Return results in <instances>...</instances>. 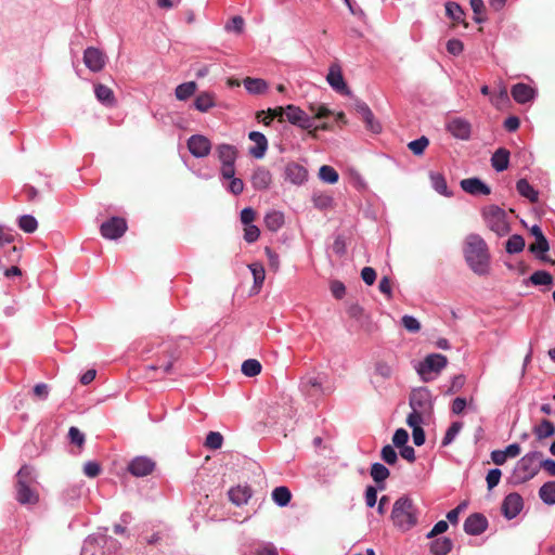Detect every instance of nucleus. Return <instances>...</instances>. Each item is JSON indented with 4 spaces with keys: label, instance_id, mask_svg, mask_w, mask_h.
<instances>
[{
    "label": "nucleus",
    "instance_id": "nucleus-30",
    "mask_svg": "<svg viewBox=\"0 0 555 555\" xmlns=\"http://www.w3.org/2000/svg\"><path fill=\"white\" fill-rule=\"evenodd\" d=\"M216 105V99L211 92H201L194 101V106L202 113L208 112Z\"/></svg>",
    "mask_w": 555,
    "mask_h": 555
},
{
    "label": "nucleus",
    "instance_id": "nucleus-60",
    "mask_svg": "<svg viewBox=\"0 0 555 555\" xmlns=\"http://www.w3.org/2000/svg\"><path fill=\"white\" fill-rule=\"evenodd\" d=\"M68 438L72 443H75L79 447H81L85 442V435L77 428V427H70L68 430Z\"/></svg>",
    "mask_w": 555,
    "mask_h": 555
},
{
    "label": "nucleus",
    "instance_id": "nucleus-12",
    "mask_svg": "<svg viewBox=\"0 0 555 555\" xmlns=\"http://www.w3.org/2000/svg\"><path fill=\"white\" fill-rule=\"evenodd\" d=\"M101 234L107 240H117L121 237L127 230V222L119 217H112L101 224Z\"/></svg>",
    "mask_w": 555,
    "mask_h": 555
},
{
    "label": "nucleus",
    "instance_id": "nucleus-22",
    "mask_svg": "<svg viewBox=\"0 0 555 555\" xmlns=\"http://www.w3.org/2000/svg\"><path fill=\"white\" fill-rule=\"evenodd\" d=\"M248 139L255 143V146L249 147V154L257 159H261L268 150L266 135L259 131H250Z\"/></svg>",
    "mask_w": 555,
    "mask_h": 555
},
{
    "label": "nucleus",
    "instance_id": "nucleus-33",
    "mask_svg": "<svg viewBox=\"0 0 555 555\" xmlns=\"http://www.w3.org/2000/svg\"><path fill=\"white\" fill-rule=\"evenodd\" d=\"M433 189L443 196H451L452 193L448 190L447 181L443 175L439 172L429 173Z\"/></svg>",
    "mask_w": 555,
    "mask_h": 555
},
{
    "label": "nucleus",
    "instance_id": "nucleus-55",
    "mask_svg": "<svg viewBox=\"0 0 555 555\" xmlns=\"http://www.w3.org/2000/svg\"><path fill=\"white\" fill-rule=\"evenodd\" d=\"M260 230L255 224H246L244 228V240L247 243H254L259 238Z\"/></svg>",
    "mask_w": 555,
    "mask_h": 555
},
{
    "label": "nucleus",
    "instance_id": "nucleus-34",
    "mask_svg": "<svg viewBox=\"0 0 555 555\" xmlns=\"http://www.w3.org/2000/svg\"><path fill=\"white\" fill-rule=\"evenodd\" d=\"M539 496L546 505L555 504V481H547L539 489Z\"/></svg>",
    "mask_w": 555,
    "mask_h": 555
},
{
    "label": "nucleus",
    "instance_id": "nucleus-7",
    "mask_svg": "<svg viewBox=\"0 0 555 555\" xmlns=\"http://www.w3.org/2000/svg\"><path fill=\"white\" fill-rule=\"evenodd\" d=\"M448 364L446 356L440 353H430L416 365V371L424 382L435 378Z\"/></svg>",
    "mask_w": 555,
    "mask_h": 555
},
{
    "label": "nucleus",
    "instance_id": "nucleus-62",
    "mask_svg": "<svg viewBox=\"0 0 555 555\" xmlns=\"http://www.w3.org/2000/svg\"><path fill=\"white\" fill-rule=\"evenodd\" d=\"M449 528V525L446 520H439L438 522L435 524V526L433 527V529L427 533V538L428 539H433L435 538L436 535L438 534H441L443 532H446Z\"/></svg>",
    "mask_w": 555,
    "mask_h": 555
},
{
    "label": "nucleus",
    "instance_id": "nucleus-36",
    "mask_svg": "<svg viewBox=\"0 0 555 555\" xmlns=\"http://www.w3.org/2000/svg\"><path fill=\"white\" fill-rule=\"evenodd\" d=\"M446 15L455 23H464L465 12L462 7L453 1H448L446 4Z\"/></svg>",
    "mask_w": 555,
    "mask_h": 555
},
{
    "label": "nucleus",
    "instance_id": "nucleus-32",
    "mask_svg": "<svg viewBox=\"0 0 555 555\" xmlns=\"http://www.w3.org/2000/svg\"><path fill=\"white\" fill-rule=\"evenodd\" d=\"M312 203L320 210L328 209L333 206V196L327 192L315 191L312 194Z\"/></svg>",
    "mask_w": 555,
    "mask_h": 555
},
{
    "label": "nucleus",
    "instance_id": "nucleus-15",
    "mask_svg": "<svg viewBox=\"0 0 555 555\" xmlns=\"http://www.w3.org/2000/svg\"><path fill=\"white\" fill-rule=\"evenodd\" d=\"M286 119L292 125L300 127L301 129H311L314 125L313 118L299 106L293 104L286 106Z\"/></svg>",
    "mask_w": 555,
    "mask_h": 555
},
{
    "label": "nucleus",
    "instance_id": "nucleus-51",
    "mask_svg": "<svg viewBox=\"0 0 555 555\" xmlns=\"http://www.w3.org/2000/svg\"><path fill=\"white\" fill-rule=\"evenodd\" d=\"M462 427L463 424L460 422L452 423L442 439V446H449L450 443H452L455 437L461 431Z\"/></svg>",
    "mask_w": 555,
    "mask_h": 555
},
{
    "label": "nucleus",
    "instance_id": "nucleus-2",
    "mask_svg": "<svg viewBox=\"0 0 555 555\" xmlns=\"http://www.w3.org/2000/svg\"><path fill=\"white\" fill-rule=\"evenodd\" d=\"M391 519L401 531H408L417 525L418 511L409 496L403 495L395 502Z\"/></svg>",
    "mask_w": 555,
    "mask_h": 555
},
{
    "label": "nucleus",
    "instance_id": "nucleus-47",
    "mask_svg": "<svg viewBox=\"0 0 555 555\" xmlns=\"http://www.w3.org/2000/svg\"><path fill=\"white\" fill-rule=\"evenodd\" d=\"M490 101L496 108H502L507 105L509 102V96L506 87L502 86L499 92L490 96Z\"/></svg>",
    "mask_w": 555,
    "mask_h": 555
},
{
    "label": "nucleus",
    "instance_id": "nucleus-38",
    "mask_svg": "<svg viewBox=\"0 0 555 555\" xmlns=\"http://www.w3.org/2000/svg\"><path fill=\"white\" fill-rule=\"evenodd\" d=\"M516 189L521 196L528 198L531 203H535L538 201V192L526 179L518 180Z\"/></svg>",
    "mask_w": 555,
    "mask_h": 555
},
{
    "label": "nucleus",
    "instance_id": "nucleus-17",
    "mask_svg": "<svg viewBox=\"0 0 555 555\" xmlns=\"http://www.w3.org/2000/svg\"><path fill=\"white\" fill-rule=\"evenodd\" d=\"M83 63L91 72H100L105 65V55L99 49L89 47L83 52Z\"/></svg>",
    "mask_w": 555,
    "mask_h": 555
},
{
    "label": "nucleus",
    "instance_id": "nucleus-16",
    "mask_svg": "<svg viewBox=\"0 0 555 555\" xmlns=\"http://www.w3.org/2000/svg\"><path fill=\"white\" fill-rule=\"evenodd\" d=\"M13 234L0 225V249H3L5 245H9L8 249L3 250V256L7 258L8 262L11 263L17 262L21 258V250L16 246L10 245L13 242Z\"/></svg>",
    "mask_w": 555,
    "mask_h": 555
},
{
    "label": "nucleus",
    "instance_id": "nucleus-37",
    "mask_svg": "<svg viewBox=\"0 0 555 555\" xmlns=\"http://www.w3.org/2000/svg\"><path fill=\"white\" fill-rule=\"evenodd\" d=\"M291 499H292V493L287 487H284V486L276 487L272 491L273 502L281 507L286 506L291 502Z\"/></svg>",
    "mask_w": 555,
    "mask_h": 555
},
{
    "label": "nucleus",
    "instance_id": "nucleus-10",
    "mask_svg": "<svg viewBox=\"0 0 555 555\" xmlns=\"http://www.w3.org/2000/svg\"><path fill=\"white\" fill-rule=\"evenodd\" d=\"M446 130L456 140L468 141L472 138L473 127L469 120L463 117H450L446 121Z\"/></svg>",
    "mask_w": 555,
    "mask_h": 555
},
{
    "label": "nucleus",
    "instance_id": "nucleus-24",
    "mask_svg": "<svg viewBox=\"0 0 555 555\" xmlns=\"http://www.w3.org/2000/svg\"><path fill=\"white\" fill-rule=\"evenodd\" d=\"M460 184L466 193L472 195H489L491 193L490 188L479 178L463 179Z\"/></svg>",
    "mask_w": 555,
    "mask_h": 555
},
{
    "label": "nucleus",
    "instance_id": "nucleus-11",
    "mask_svg": "<svg viewBox=\"0 0 555 555\" xmlns=\"http://www.w3.org/2000/svg\"><path fill=\"white\" fill-rule=\"evenodd\" d=\"M326 81L337 93L349 95L351 92L343 76L341 66L338 63H332L326 75Z\"/></svg>",
    "mask_w": 555,
    "mask_h": 555
},
{
    "label": "nucleus",
    "instance_id": "nucleus-42",
    "mask_svg": "<svg viewBox=\"0 0 555 555\" xmlns=\"http://www.w3.org/2000/svg\"><path fill=\"white\" fill-rule=\"evenodd\" d=\"M251 274H253V278H254V287L259 289L262 284H263V281L266 279V271H264V268L261 263L259 262H254V263H250L248 266Z\"/></svg>",
    "mask_w": 555,
    "mask_h": 555
},
{
    "label": "nucleus",
    "instance_id": "nucleus-63",
    "mask_svg": "<svg viewBox=\"0 0 555 555\" xmlns=\"http://www.w3.org/2000/svg\"><path fill=\"white\" fill-rule=\"evenodd\" d=\"M264 253L268 257L270 268L274 271H278L280 267L279 255L275 251H273L270 247H266Z\"/></svg>",
    "mask_w": 555,
    "mask_h": 555
},
{
    "label": "nucleus",
    "instance_id": "nucleus-46",
    "mask_svg": "<svg viewBox=\"0 0 555 555\" xmlns=\"http://www.w3.org/2000/svg\"><path fill=\"white\" fill-rule=\"evenodd\" d=\"M242 372L248 377L257 376L261 372V364L255 359L245 360L242 364Z\"/></svg>",
    "mask_w": 555,
    "mask_h": 555
},
{
    "label": "nucleus",
    "instance_id": "nucleus-20",
    "mask_svg": "<svg viewBox=\"0 0 555 555\" xmlns=\"http://www.w3.org/2000/svg\"><path fill=\"white\" fill-rule=\"evenodd\" d=\"M155 463L146 456H138L133 459L129 465L128 470L135 477H144L153 472Z\"/></svg>",
    "mask_w": 555,
    "mask_h": 555
},
{
    "label": "nucleus",
    "instance_id": "nucleus-25",
    "mask_svg": "<svg viewBox=\"0 0 555 555\" xmlns=\"http://www.w3.org/2000/svg\"><path fill=\"white\" fill-rule=\"evenodd\" d=\"M511 93L513 99L519 104L528 103L535 96V90L522 82L514 85Z\"/></svg>",
    "mask_w": 555,
    "mask_h": 555
},
{
    "label": "nucleus",
    "instance_id": "nucleus-54",
    "mask_svg": "<svg viewBox=\"0 0 555 555\" xmlns=\"http://www.w3.org/2000/svg\"><path fill=\"white\" fill-rule=\"evenodd\" d=\"M401 324L410 333H417L421 330L420 321L412 315H403Z\"/></svg>",
    "mask_w": 555,
    "mask_h": 555
},
{
    "label": "nucleus",
    "instance_id": "nucleus-18",
    "mask_svg": "<svg viewBox=\"0 0 555 555\" xmlns=\"http://www.w3.org/2000/svg\"><path fill=\"white\" fill-rule=\"evenodd\" d=\"M488 528L487 518L479 513L469 515L464 521V531L470 535H479Z\"/></svg>",
    "mask_w": 555,
    "mask_h": 555
},
{
    "label": "nucleus",
    "instance_id": "nucleus-19",
    "mask_svg": "<svg viewBox=\"0 0 555 555\" xmlns=\"http://www.w3.org/2000/svg\"><path fill=\"white\" fill-rule=\"evenodd\" d=\"M530 233L534 236L535 242L533 244H530L529 250L534 254L540 259H545L543 255L548 250L550 245L544 236L541 228L537 224L532 225L530 229Z\"/></svg>",
    "mask_w": 555,
    "mask_h": 555
},
{
    "label": "nucleus",
    "instance_id": "nucleus-45",
    "mask_svg": "<svg viewBox=\"0 0 555 555\" xmlns=\"http://www.w3.org/2000/svg\"><path fill=\"white\" fill-rule=\"evenodd\" d=\"M244 86L249 93L254 94L262 93L267 89L266 81L259 78H246Z\"/></svg>",
    "mask_w": 555,
    "mask_h": 555
},
{
    "label": "nucleus",
    "instance_id": "nucleus-6",
    "mask_svg": "<svg viewBox=\"0 0 555 555\" xmlns=\"http://www.w3.org/2000/svg\"><path fill=\"white\" fill-rule=\"evenodd\" d=\"M482 217L487 227L499 236H504L509 233V222L504 209L496 205L487 206L482 210Z\"/></svg>",
    "mask_w": 555,
    "mask_h": 555
},
{
    "label": "nucleus",
    "instance_id": "nucleus-21",
    "mask_svg": "<svg viewBox=\"0 0 555 555\" xmlns=\"http://www.w3.org/2000/svg\"><path fill=\"white\" fill-rule=\"evenodd\" d=\"M284 173L285 179L296 185H301L308 180V170L297 163H288Z\"/></svg>",
    "mask_w": 555,
    "mask_h": 555
},
{
    "label": "nucleus",
    "instance_id": "nucleus-50",
    "mask_svg": "<svg viewBox=\"0 0 555 555\" xmlns=\"http://www.w3.org/2000/svg\"><path fill=\"white\" fill-rule=\"evenodd\" d=\"M529 281L533 285H550L552 284L553 278L548 272L539 270L530 275Z\"/></svg>",
    "mask_w": 555,
    "mask_h": 555
},
{
    "label": "nucleus",
    "instance_id": "nucleus-26",
    "mask_svg": "<svg viewBox=\"0 0 555 555\" xmlns=\"http://www.w3.org/2000/svg\"><path fill=\"white\" fill-rule=\"evenodd\" d=\"M272 182L271 172L264 167H257L251 175V184L255 190H267Z\"/></svg>",
    "mask_w": 555,
    "mask_h": 555
},
{
    "label": "nucleus",
    "instance_id": "nucleus-35",
    "mask_svg": "<svg viewBox=\"0 0 555 555\" xmlns=\"http://www.w3.org/2000/svg\"><path fill=\"white\" fill-rule=\"evenodd\" d=\"M533 434L538 440H543L555 435V426L548 420H543L539 425L533 428Z\"/></svg>",
    "mask_w": 555,
    "mask_h": 555
},
{
    "label": "nucleus",
    "instance_id": "nucleus-4",
    "mask_svg": "<svg viewBox=\"0 0 555 555\" xmlns=\"http://www.w3.org/2000/svg\"><path fill=\"white\" fill-rule=\"evenodd\" d=\"M541 459L542 453L540 451H531L518 460L512 473L513 483L521 485L531 480L540 470L539 462Z\"/></svg>",
    "mask_w": 555,
    "mask_h": 555
},
{
    "label": "nucleus",
    "instance_id": "nucleus-57",
    "mask_svg": "<svg viewBox=\"0 0 555 555\" xmlns=\"http://www.w3.org/2000/svg\"><path fill=\"white\" fill-rule=\"evenodd\" d=\"M409 440V434L405 429L399 428L395 431L392 437V443L395 447L400 448L405 446Z\"/></svg>",
    "mask_w": 555,
    "mask_h": 555
},
{
    "label": "nucleus",
    "instance_id": "nucleus-9",
    "mask_svg": "<svg viewBox=\"0 0 555 555\" xmlns=\"http://www.w3.org/2000/svg\"><path fill=\"white\" fill-rule=\"evenodd\" d=\"M300 388L308 396L330 395L334 390L333 385L327 380V376L321 373L302 377Z\"/></svg>",
    "mask_w": 555,
    "mask_h": 555
},
{
    "label": "nucleus",
    "instance_id": "nucleus-40",
    "mask_svg": "<svg viewBox=\"0 0 555 555\" xmlns=\"http://www.w3.org/2000/svg\"><path fill=\"white\" fill-rule=\"evenodd\" d=\"M95 96L96 99L105 104V105H113L115 102V96L111 88L104 86V85H96L94 88Z\"/></svg>",
    "mask_w": 555,
    "mask_h": 555
},
{
    "label": "nucleus",
    "instance_id": "nucleus-56",
    "mask_svg": "<svg viewBox=\"0 0 555 555\" xmlns=\"http://www.w3.org/2000/svg\"><path fill=\"white\" fill-rule=\"evenodd\" d=\"M501 476L502 472L499 468H492L488 472L486 481L489 490L493 489L499 485Z\"/></svg>",
    "mask_w": 555,
    "mask_h": 555
},
{
    "label": "nucleus",
    "instance_id": "nucleus-3",
    "mask_svg": "<svg viewBox=\"0 0 555 555\" xmlns=\"http://www.w3.org/2000/svg\"><path fill=\"white\" fill-rule=\"evenodd\" d=\"M36 475L31 466L24 465L16 474V500L21 504H36L39 500L35 489Z\"/></svg>",
    "mask_w": 555,
    "mask_h": 555
},
{
    "label": "nucleus",
    "instance_id": "nucleus-59",
    "mask_svg": "<svg viewBox=\"0 0 555 555\" xmlns=\"http://www.w3.org/2000/svg\"><path fill=\"white\" fill-rule=\"evenodd\" d=\"M447 50L452 55H459L463 52L464 44L461 40L453 38L447 42Z\"/></svg>",
    "mask_w": 555,
    "mask_h": 555
},
{
    "label": "nucleus",
    "instance_id": "nucleus-61",
    "mask_svg": "<svg viewBox=\"0 0 555 555\" xmlns=\"http://www.w3.org/2000/svg\"><path fill=\"white\" fill-rule=\"evenodd\" d=\"M100 472H101V467H100L99 463H96V462L90 461V462H87L83 466L85 475L90 478L96 477L100 474Z\"/></svg>",
    "mask_w": 555,
    "mask_h": 555
},
{
    "label": "nucleus",
    "instance_id": "nucleus-49",
    "mask_svg": "<svg viewBox=\"0 0 555 555\" xmlns=\"http://www.w3.org/2000/svg\"><path fill=\"white\" fill-rule=\"evenodd\" d=\"M429 145V140L425 135H422L421 138L411 141L408 144V147L412 151V153L416 156H420L424 153L426 147Z\"/></svg>",
    "mask_w": 555,
    "mask_h": 555
},
{
    "label": "nucleus",
    "instance_id": "nucleus-1",
    "mask_svg": "<svg viewBox=\"0 0 555 555\" xmlns=\"http://www.w3.org/2000/svg\"><path fill=\"white\" fill-rule=\"evenodd\" d=\"M463 254L469 269L477 275H487L490 271V251L486 241L479 234L465 237Z\"/></svg>",
    "mask_w": 555,
    "mask_h": 555
},
{
    "label": "nucleus",
    "instance_id": "nucleus-41",
    "mask_svg": "<svg viewBox=\"0 0 555 555\" xmlns=\"http://www.w3.org/2000/svg\"><path fill=\"white\" fill-rule=\"evenodd\" d=\"M197 85L194 81L183 82L176 88V98L180 101H185L195 93Z\"/></svg>",
    "mask_w": 555,
    "mask_h": 555
},
{
    "label": "nucleus",
    "instance_id": "nucleus-43",
    "mask_svg": "<svg viewBox=\"0 0 555 555\" xmlns=\"http://www.w3.org/2000/svg\"><path fill=\"white\" fill-rule=\"evenodd\" d=\"M506 251L508 254H517L522 251L525 248V240L521 235L514 234L512 235L505 245Z\"/></svg>",
    "mask_w": 555,
    "mask_h": 555
},
{
    "label": "nucleus",
    "instance_id": "nucleus-44",
    "mask_svg": "<svg viewBox=\"0 0 555 555\" xmlns=\"http://www.w3.org/2000/svg\"><path fill=\"white\" fill-rule=\"evenodd\" d=\"M319 178L325 183L334 184L338 181L339 176L333 167L323 165L319 169Z\"/></svg>",
    "mask_w": 555,
    "mask_h": 555
},
{
    "label": "nucleus",
    "instance_id": "nucleus-58",
    "mask_svg": "<svg viewBox=\"0 0 555 555\" xmlns=\"http://www.w3.org/2000/svg\"><path fill=\"white\" fill-rule=\"evenodd\" d=\"M244 27V20L241 16H234L229 23L225 25V30L242 33Z\"/></svg>",
    "mask_w": 555,
    "mask_h": 555
},
{
    "label": "nucleus",
    "instance_id": "nucleus-39",
    "mask_svg": "<svg viewBox=\"0 0 555 555\" xmlns=\"http://www.w3.org/2000/svg\"><path fill=\"white\" fill-rule=\"evenodd\" d=\"M452 545L449 538H439L431 542L430 551L435 555H447L452 550Z\"/></svg>",
    "mask_w": 555,
    "mask_h": 555
},
{
    "label": "nucleus",
    "instance_id": "nucleus-5",
    "mask_svg": "<svg viewBox=\"0 0 555 555\" xmlns=\"http://www.w3.org/2000/svg\"><path fill=\"white\" fill-rule=\"evenodd\" d=\"M410 406L412 412L408 416L429 420L434 408L430 390L425 387L414 389L410 396Z\"/></svg>",
    "mask_w": 555,
    "mask_h": 555
},
{
    "label": "nucleus",
    "instance_id": "nucleus-48",
    "mask_svg": "<svg viewBox=\"0 0 555 555\" xmlns=\"http://www.w3.org/2000/svg\"><path fill=\"white\" fill-rule=\"evenodd\" d=\"M18 227L26 233H33L38 228L36 218L31 215H24L18 218Z\"/></svg>",
    "mask_w": 555,
    "mask_h": 555
},
{
    "label": "nucleus",
    "instance_id": "nucleus-14",
    "mask_svg": "<svg viewBox=\"0 0 555 555\" xmlns=\"http://www.w3.org/2000/svg\"><path fill=\"white\" fill-rule=\"evenodd\" d=\"M522 508L524 500L521 495L518 494L517 492H512L507 494L504 498L501 506L503 516L508 520L514 519L516 516H518Z\"/></svg>",
    "mask_w": 555,
    "mask_h": 555
},
{
    "label": "nucleus",
    "instance_id": "nucleus-53",
    "mask_svg": "<svg viewBox=\"0 0 555 555\" xmlns=\"http://www.w3.org/2000/svg\"><path fill=\"white\" fill-rule=\"evenodd\" d=\"M223 442V437L218 431H210L205 440V446L209 449L217 450L220 449Z\"/></svg>",
    "mask_w": 555,
    "mask_h": 555
},
{
    "label": "nucleus",
    "instance_id": "nucleus-13",
    "mask_svg": "<svg viewBox=\"0 0 555 555\" xmlns=\"http://www.w3.org/2000/svg\"><path fill=\"white\" fill-rule=\"evenodd\" d=\"M188 149L196 158H204L210 154L211 142L203 134H193L188 139Z\"/></svg>",
    "mask_w": 555,
    "mask_h": 555
},
{
    "label": "nucleus",
    "instance_id": "nucleus-28",
    "mask_svg": "<svg viewBox=\"0 0 555 555\" xmlns=\"http://www.w3.org/2000/svg\"><path fill=\"white\" fill-rule=\"evenodd\" d=\"M509 164V152L504 149L500 147L498 149L491 157V166L498 171H504L507 169Z\"/></svg>",
    "mask_w": 555,
    "mask_h": 555
},
{
    "label": "nucleus",
    "instance_id": "nucleus-29",
    "mask_svg": "<svg viewBox=\"0 0 555 555\" xmlns=\"http://www.w3.org/2000/svg\"><path fill=\"white\" fill-rule=\"evenodd\" d=\"M228 494L230 501L237 506L246 504L251 496L250 490L242 486L231 488Z\"/></svg>",
    "mask_w": 555,
    "mask_h": 555
},
{
    "label": "nucleus",
    "instance_id": "nucleus-64",
    "mask_svg": "<svg viewBox=\"0 0 555 555\" xmlns=\"http://www.w3.org/2000/svg\"><path fill=\"white\" fill-rule=\"evenodd\" d=\"M331 292L335 298L341 299L346 294V287L340 281H333L331 283Z\"/></svg>",
    "mask_w": 555,
    "mask_h": 555
},
{
    "label": "nucleus",
    "instance_id": "nucleus-52",
    "mask_svg": "<svg viewBox=\"0 0 555 555\" xmlns=\"http://www.w3.org/2000/svg\"><path fill=\"white\" fill-rule=\"evenodd\" d=\"M223 180H228L229 183L225 189L234 195H240L244 191V182L242 179L236 178L235 173L232 175V178H222Z\"/></svg>",
    "mask_w": 555,
    "mask_h": 555
},
{
    "label": "nucleus",
    "instance_id": "nucleus-8",
    "mask_svg": "<svg viewBox=\"0 0 555 555\" xmlns=\"http://www.w3.org/2000/svg\"><path fill=\"white\" fill-rule=\"evenodd\" d=\"M216 155L221 164V178H232V175L235 173V163L238 155L237 149L234 145L222 143L217 145Z\"/></svg>",
    "mask_w": 555,
    "mask_h": 555
},
{
    "label": "nucleus",
    "instance_id": "nucleus-27",
    "mask_svg": "<svg viewBox=\"0 0 555 555\" xmlns=\"http://www.w3.org/2000/svg\"><path fill=\"white\" fill-rule=\"evenodd\" d=\"M426 420L416 418L414 416H408L406 423L412 428V437L415 446L421 447L425 443V433L422 428V423Z\"/></svg>",
    "mask_w": 555,
    "mask_h": 555
},
{
    "label": "nucleus",
    "instance_id": "nucleus-31",
    "mask_svg": "<svg viewBox=\"0 0 555 555\" xmlns=\"http://www.w3.org/2000/svg\"><path fill=\"white\" fill-rule=\"evenodd\" d=\"M284 224V215L280 211L272 210L264 216V225L271 232L279 231Z\"/></svg>",
    "mask_w": 555,
    "mask_h": 555
},
{
    "label": "nucleus",
    "instance_id": "nucleus-23",
    "mask_svg": "<svg viewBox=\"0 0 555 555\" xmlns=\"http://www.w3.org/2000/svg\"><path fill=\"white\" fill-rule=\"evenodd\" d=\"M354 108H356L357 113L360 115V117L362 118V120L365 122L366 129H369L370 131H372L374 133L380 132V129H382L378 121H374L373 113L370 109V107L366 105V103H364L362 101H357L354 104Z\"/></svg>",
    "mask_w": 555,
    "mask_h": 555
}]
</instances>
